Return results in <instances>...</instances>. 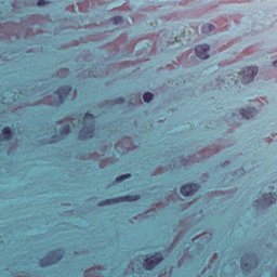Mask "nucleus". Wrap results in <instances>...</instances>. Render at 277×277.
<instances>
[{"instance_id": "obj_10", "label": "nucleus", "mask_w": 277, "mask_h": 277, "mask_svg": "<svg viewBox=\"0 0 277 277\" xmlns=\"http://www.w3.org/2000/svg\"><path fill=\"white\" fill-rule=\"evenodd\" d=\"M262 200L265 205H274L276 202V194H264Z\"/></svg>"}, {"instance_id": "obj_6", "label": "nucleus", "mask_w": 277, "mask_h": 277, "mask_svg": "<svg viewBox=\"0 0 277 277\" xmlns=\"http://www.w3.org/2000/svg\"><path fill=\"white\" fill-rule=\"evenodd\" d=\"M200 189V185L192 183L181 187L182 196H194Z\"/></svg>"}, {"instance_id": "obj_16", "label": "nucleus", "mask_w": 277, "mask_h": 277, "mask_svg": "<svg viewBox=\"0 0 277 277\" xmlns=\"http://www.w3.org/2000/svg\"><path fill=\"white\" fill-rule=\"evenodd\" d=\"M130 177H131V174H124V175L118 176L116 179V182L117 183H122V181H127V179H130Z\"/></svg>"}, {"instance_id": "obj_20", "label": "nucleus", "mask_w": 277, "mask_h": 277, "mask_svg": "<svg viewBox=\"0 0 277 277\" xmlns=\"http://www.w3.org/2000/svg\"><path fill=\"white\" fill-rule=\"evenodd\" d=\"M0 140H1V134H0Z\"/></svg>"}, {"instance_id": "obj_5", "label": "nucleus", "mask_w": 277, "mask_h": 277, "mask_svg": "<svg viewBox=\"0 0 277 277\" xmlns=\"http://www.w3.org/2000/svg\"><path fill=\"white\" fill-rule=\"evenodd\" d=\"M47 261L41 260L40 265L42 267H47L48 265H53L55 263H60L62 261V254L57 253V251H50L47 255Z\"/></svg>"}, {"instance_id": "obj_7", "label": "nucleus", "mask_w": 277, "mask_h": 277, "mask_svg": "<svg viewBox=\"0 0 277 277\" xmlns=\"http://www.w3.org/2000/svg\"><path fill=\"white\" fill-rule=\"evenodd\" d=\"M209 44H199L195 48V53L200 60H209Z\"/></svg>"}, {"instance_id": "obj_13", "label": "nucleus", "mask_w": 277, "mask_h": 277, "mask_svg": "<svg viewBox=\"0 0 277 277\" xmlns=\"http://www.w3.org/2000/svg\"><path fill=\"white\" fill-rule=\"evenodd\" d=\"M214 29H215V26H214V25H211V24H206V25L202 27L203 34H209V32L213 31Z\"/></svg>"}, {"instance_id": "obj_3", "label": "nucleus", "mask_w": 277, "mask_h": 277, "mask_svg": "<svg viewBox=\"0 0 277 277\" xmlns=\"http://www.w3.org/2000/svg\"><path fill=\"white\" fill-rule=\"evenodd\" d=\"M161 261H163V255H161L160 253H156L150 258L145 259L143 262V266L145 267V269L150 272L151 269H155V267H157V265H159Z\"/></svg>"}, {"instance_id": "obj_19", "label": "nucleus", "mask_w": 277, "mask_h": 277, "mask_svg": "<svg viewBox=\"0 0 277 277\" xmlns=\"http://www.w3.org/2000/svg\"><path fill=\"white\" fill-rule=\"evenodd\" d=\"M273 66H274L275 68H277V61H275V62L273 63Z\"/></svg>"}, {"instance_id": "obj_18", "label": "nucleus", "mask_w": 277, "mask_h": 277, "mask_svg": "<svg viewBox=\"0 0 277 277\" xmlns=\"http://www.w3.org/2000/svg\"><path fill=\"white\" fill-rule=\"evenodd\" d=\"M117 103H124V100L123 98H119V100H117Z\"/></svg>"}, {"instance_id": "obj_15", "label": "nucleus", "mask_w": 277, "mask_h": 277, "mask_svg": "<svg viewBox=\"0 0 277 277\" xmlns=\"http://www.w3.org/2000/svg\"><path fill=\"white\" fill-rule=\"evenodd\" d=\"M122 21H124L122 16H115L114 18L110 19V23H113V25H120Z\"/></svg>"}, {"instance_id": "obj_14", "label": "nucleus", "mask_w": 277, "mask_h": 277, "mask_svg": "<svg viewBox=\"0 0 277 277\" xmlns=\"http://www.w3.org/2000/svg\"><path fill=\"white\" fill-rule=\"evenodd\" d=\"M62 135H68L70 133V124H65L61 128Z\"/></svg>"}, {"instance_id": "obj_2", "label": "nucleus", "mask_w": 277, "mask_h": 277, "mask_svg": "<svg viewBox=\"0 0 277 277\" xmlns=\"http://www.w3.org/2000/svg\"><path fill=\"white\" fill-rule=\"evenodd\" d=\"M138 195H126L121 197H116L113 199H105L100 203L101 207H104L105 205H116L118 202H135L138 199Z\"/></svg>"}, {"instance_id": "obj_9", "label": "nucleus", "mask_w": 277, "mask_h": 277, "mask_svg": "<svg viewBox=\"0 0 277 277\" xmlns=\"http://www.w3.org/2000/svg\"><path fill=\"white\" fill-rule=\"evenodd\" d=\"M240 115L242 116V118L250 120V118H254V116H256V109L252 107H248L246 109H241Z\"/></svg>"}, {"instance_id": "obj_12", "label": "nucleus", "mask_w": 277, "mask_h": 277, "mask_svg": "<svg viewBox=\"0 0 277 277\" xmlns=\"http://www.w3.org/2000/svg\"><path fill=\"white\" fill-rule=\"evenodd\" d=\"M153 98H155V95L153 93H150V92H146L143 95V101L145 103H150V101H153Z\"/></svg>"}, {"instance_id": "obj_17", "label": "nucleus", "mask_w": 277, "mask_h": 277, "mask_svg": "<svg viewBox=\"0 0 277 277\" xmlns=\"http://www.w3.org/2000/svg\"><path fill=\"white\" fill-rule=\"evenodd\" d=\"M37 5H47V1L45 0H38Z\"/></svg>"}, {"instance_id": "obj_11", "label": "nucleus", "mask_w": 277, "mask_h": 277, "mask_svg": "<svg viewBox=\"0 0 277 277\" xmlns=\"http://www.w3.org/2000/svg\"><path fill=\"white\" fill-rule=\"evenodd\" d=\"M12 135H13V132H12V128L11 127H4L2 129V137H3V140H12Z\"/></svg>"}, {"instance_id": "obj_4", "label": "nucleus", "mask_w": 277, "mask_h": 277, "mask_svg": "<svg viewBox=\"0 0 277 277\" xmlns=\"http://www.w3.org/2000/svg\"><path fill=\"white\" fill-rule=\"evenodd\" d=\"M258 72L259 67H246L240 75L242 83H251V81H254V77H256Z\"/></svg>"}, {"instance_id": "obj_1", "label": "nucleus", "mask_w": 277, "mask_h": 277, "mask_svg": "<svg viewBox=\"0 0 277 277\" xmlns=\"http://www.w3.org/2000/svg\"><path fill=\"white\" fill-rule=\"evenodd\" d=\"M83 120L84 122L89 123V127H84L80 130L81 135H83V137L85 140H92V137H94V115L87 113L83 116Z\"/></svg>"}, {"instance_id": "obj_8", "label": "nucleus", "mask_w": 277, "mask_h": 277, "mask_svg": "<svg viewBox=\"0 0 277 277\" xmlns=\"http://www.w3.org/2000/svg\"><path fill=\"white\" fill-rule=\"evenodd\" d=\"M70 92H72V87L66 84L63 87H60L56 91L55 94H57V96H60V98H66V96H68V94H70Z\"/></svg>"}]
</instances>
